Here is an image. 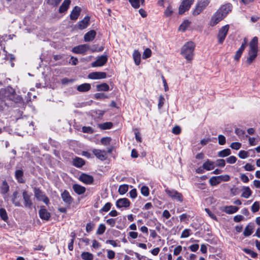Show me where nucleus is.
I'll return each instance as SVG.
<instances>
[{"label": "nucleus", "mask_w": 260, "mask_h": 260, "mask_svg": "<svg viewBox=\"0 0 260 260\" xmlns=\"http://www.w3.org/2000/svg\"><path fill=\"white\" fill-rule=\"evenodd\" d=\"M21 101V98L16 94L15 90L11 87L7 86L0 90V111L7 110L14 103Z\"/></svg>", "instance_id": "f257e3e1"}, {"label": "nucleus", "mask_w": 260, "mask_h": 260, "mask_svg": "<svg viewBox=\"0 0 260 260\" xmlns=\"http://www.w3.org/2000/svg\"><path fill=\"white\" fill-rule=\"evenodd\" d=\"M258 52V38L254 37L252 38L249 44V51L248 56L246 60L247 66L251 64L257 55Z\"/></svg>", "instance_id": "f03ea898"}, {"label": "nucleus", "mask_w": 260, "mask_h": 260, "mask_svg": "<svg viewBox=\"0 0 260 260\" xmlns=\"http://www.w3.org/2000/svg\"><path fill=\"white\" fill-rule=\"evenodd\" d=\"M195 45L193 42H186L181 48V54L188 61H191L194 55Z\"/></svg>", "instance_id": "7ed1b4c3"}, {"label": "nucleus", "mask_w": 260, "mask_h": 260, "mask_svg": "<svg viewBox=\"0 0 260 260\" xmlns=\"http://www.w3.org/2000/svg\"><path fill=\"white\" fill-rule=\"evenodd\" d=\"M165 192L167 194L173 201L182 203L183 201L182 194L174 189L166 188Z\"/></svg>", "instance_id": "20e7f679"}, {"label": "nucleus", "mask_w": 260, "mask_h": 260, "mask_svg": "<svg viewBox=\"0 0 260 260\" xmlns=\"http://www.w3.org/2000/svg\"><path fill=\"white\" fill-rule=\"evenodd\" d=\"M210 2V0H201L199 1L196 6V8L193 12V14L194 15H197L201 13L209 5Z\"/></svg>", "instance_id": "39448f33"}, {"label": "nucleus", "mask_w": 260, "mask_h": 260, "mask_svg": "<svg viewBox=\"0 0 260 260\" xmlns=\"http://www.w3.org/2000/svg\"><path fill=\"white\" fill-rule=\"evenodd\" d=\"M89 50H91L92 52L95 51V49H91L90 46L87 44H82L74 47L72 51L76 54H85Z\"/></svg>", "instance_id": "423d86ee"}, {"label": "nucleus", "mask_w": 260, "mask_h": 260, "mask_svg": "<svg viewBox=\"0 0 260 260\" xmlns=\"http://www.w3.org/2000/svg\"><path fill=\"white\" fill-rule=\"evenodd\" d=\"M34 194L36 199L39 201H43L45 204H49L48 198L39 188H34Z\"/></svg>", "instance_id": "0eeeda50"}, {"label": "nucleus", "mask_w": 260, "mask_h": 260, "mask_svg": "<svg viewBox=\"0 0 260 260\" xmlns=\"http://www.w3.org/2000/svg\"><path fill=\"white\" fill-rule=\"evenodd\" d=\"M229 25H225L220 28L218 34V39L219 44H222L224 40L225 37L229 29Z\"/></svg>", "instance_id": "6e6552de"}, {"label": "nucleus", "mask_w": 260, "mask_h": 260, "mask_svg": "<svg viewBox=\"0 0 260 260\" xmlns=\"http://www.w3.org/2000/svg\"><path fill=\"white\" fill-rule=\"evenodd\" d=\"M193 2L194 0H183L179 7V13L182 14L188 10Z\"/></svg>", "instance_id": "1a4fd4ad"}, {"label": "nucleus", "mask_w": 260, "mask_h": 260, "mask_svg": "<svg viewBox=\"0 0 260 260\" xmlns=\"http://www.w3.org/2000/svg\"><path fill=\"white\" fill-rule=\"evenodd\" d=\"M22 197L24 207L31 209L32 202L31 200V194H29L27 191L24 190L22 192Z\"/></svg>", "instance_id": "9d476101"}, {"label": "nucleus", "mask_w": 260, "mask_h": 260, "mask_svg": "<svg viewBox=\"0 0 260 260\" xmlns=\"http://www.w3.org/2000/svg\"><path fill=\"white\" fill-rule=\"evenodd\" d=\"M108 58L106 55H101L98 57L96 60L92 62V67H98L103 66L107 61Z\"/></svg>", "instance_id": "9b49d317"}, {"label": "nucleus", "mask_w": 260, "mask_h": 260, "mask_svg": "<svg viewBox=\"0 0 260 260\" xmlns=\"http://www.w3.org/2000/svg\"><path fill=\"white\" fill-rule=\"evenodd\" d=\"M107 77V74L105 72H95L88 74V78L91 79H105Z\"/></svg>", "instance_id": "f8f14e48"}, {"label": "nucleus", "mask_w": 260, "mask_h": 260, "mask_svg": "<svg viewBox=\"0 0 260 260\" xmlns=\"http://www.w3.org/2000/svg\"><path fill=\"white\" fill-rule=\"evenodd\" d=\"M79 180L86 184H91L94 179L92 176L83 173L80 176Z\"/></svg>", "instance_id": "ddd939ff"}, {"label": "nucleus", "mask_w": 260, "mask_h": 260, "mask_svg": "<svg viewBox=\"0 0 260 260\" xmlns=\"http://www.w3.org/2000/svg\"><path fill=\"white\" fill-rule=\"evenodd\" d=\"M224 18L221 13L217 11L212 16L210 21V25L211 26L215 25Z\"/></svg>", "instance_id": "4468645a"}, {"label": "nucleus", "mask_w": 260, "mask_h": 260, "mask_svg": "<svg viewBox=\"0 0 260 260\" xmlns=\"http://www.w3.org/2000/svg\"><path fill=\"white\" fill-rule=\"evenodd\" d=\"M92 152L98 159L101 160H105L107 158V153L105 150L94 149L92 150Z\"/></svg>", "instance_id": "2eb2a0df"}, {"label": "nucleus", "mask_w": 260, "mask_h": 260, "mask_svg": "<svg viewBox=\"0 0 260 260\" xmlns=\"http://www.w3.org/2000/svg\"><path fill=\"white\" fill-rule=\"evenodd\" d=\"M232 9V6L230 4H228L226 5H224L222 6H221L219 10H218V12H219L222 16L225 17L227 14L231 11Z\"/></svg>", "instance_id": "dca6fc26"}, {"label": "nucleus", "mask_w": 260, "mask_h": 260, "mask_svg": "<svg viewBox=\"0 0 260 260\" xmlns=\"http://www.w3.org/2000/svg\"><path fill=\"white\" fill-rule=\"evenodd\" d=\"M40 217L43 220H48L50 217V214L47 211L44 206H42L39 211Z\"/></svg>", "instance_id": "f3484780"}, {"label": "nucleus", "mask_w": 260, "mask_h": 260, "mask_svg": "<svg viewBox=\"0 0 260 260\" xmlns=\"http://www.w3.org/2000/svg\"><path fill=\"white\" fill-rule=\"evenodd\" d=\"M116 205L118 208L122 207L127 208L130 205V202L126 198L120 199L116 201Z\"/></svg>", "instance_id": "a211bd4d"}, {"label": "nucleus", "mask_w": 260, "mask_h": 260, "mask_svg": "<svg viewBox=\"0 0 260 260\" xmlns=\"http://www.w3.org/2000/svg\"><path fill=\"white\" fill-rule=\"evenodd\" d=\"M96 32L94 30H91L89 31H88L87 33H86L84 35V39L85 42H90L92 41L95 36H96Z\"/></svg>", "instance_id": "6ab92c4d"}, {"label": "nucleus", "mask_w": 260, "mask_h": 260, "mask_svg": "<svg viewBox=\"0 0 260 260\" xmlns=\"http://www.w3.org/2000/svg\"><path fill=\"white\" fill-rule=\"evenodd\" d=\"M90 17L85 16L83 19L78 22V27L80 29H83L87 27L89 25Z\"/></svg>", "instance_id": "aec40b11"}, {"label": "nucleus", "mask_w": 260, "mask_h": 260, "mask_svg": "<svg viewBox=\"0 0 260 260\" xmlns=\"http://www.w3.org/2000/svg\"><path fill=\"white\" fill-rule=\"evenodd\" d=\"M81 11V9L78 6H75L73 9L71 14L70 18L72 20H76L78 19Z\"/></svg>", "instance_id": "412c9836"}, {"label": "nucleus", "mask_w": 260, "mask_h": 260, "mask_svg": "<svg viewBox=\"0 0 260 260\" xmlns=\"http://www.w3.org/2000/svg\"><path fill=\"white\" fill-rule=\"evenodd\" d=\"M61 196L62 200L68 205H70L72 202V198L68 191L64 190Z\"/></svg>", "instance_id": "4be33fe9"}, {"label": "nucleus", "mask_w": 260, "mask_h": 260, "mask_svg": "<svg viewBox=\"0 0 260 260\" xmlns=\"http://www.w3.org/2000/svg\"><path fill=\"white\" fill-rule=\"evenodd\" d=\"M73 189L77 194L79 195L83 194L86 191L85 187L78 184H74L73 185Z\"/></svg>", "instance_id": "5701e85b"}, {"label": "nucleus", "mask_w": 260, "mask_h": 260, "mask_svg": "<svg viewBox=\"0 0 260 260\" xmlns=\"http://www.w3.org/2000/svg\"><path fill=\"white\" fill-rule=\"evenodd\" d=\"M242 191L241 197L245 199H248L251 196L252 193L251 190L248 186L243 187Z\"/></svg>", "instance_id": "b1692460"}, {"label": "nucleus", "mask_w": 260, "mask_h": 260, "mask_svg": "<svg viewBox=\"0 0 260 260\" xmlns=\"http://www.w3.org/2000/svg\"><path fill=\"white\" fill-rule=\"evenodd\" d=\"M19 198L18 192L15 191L13 193L12 197V201L14 205L16 207H21V204L20 201L18 199Z\"/></svg>", "instance_id": "393cba45"}, {"label": "nucleus", "mask_w": 260, "mask_h": 260, "mask_svg": "<svg viewBox=\"0 0 260 260\" xmlns=\"http://www.w3.org/2000/svg\"><path fill=\"white\" fill-rule=\"evenodd\" d=\"M239 208L234 206H227L224 207L223 211L227 214H233L236 213Z\"/></svg>", "instance_id": "a878e982"}, {"label": "nucleus", "mask_w": 260, "mask_h": 260, "mask_svg": "<svg viewBox=\"0 0 260 260\" xmlns=\"http://www.w3.org/2000/svg\"><path fill=\"white\" fill-rule=\"evenodd\" d=\"M71 4L70 0H64L59 8V13H63L66 11Z\"/></svg>", "instance_id": "bb28decb"}, {"label": "nucleus", "mask_w": 260, "mask_h": 260, "mask_svg": "<svg viewBox=\"0 0 260 260\" xmlns=\"http://www.w3.org/2000/svg\"><path fill=\"white\" fill-rule=\"evenodd\" d=\"M91 85L89 83H83L79 85L77 89L79 92H86L90 90Z\"/></svg>", "instance_id": "cd10ccee"}, {"label": "nucleus", "mask_w": 260, "mask_h": 260, "mask_svg": "<svg viewBox=\"0 0 260 260\" xmlns=\"http://www.w3.org/2000/svg\"><path fill=\"white\" fill-rule=\"evenodd\" d=\"M133 59L136 65H139L141 62V54L137 50H135L133 54Z\"/></svg>", "instance_id": "c85d7f7f"}, {"label": "nucleus", "mask_w": 260, "mask_h": 260, "mask_svg": "<svg viewBox=\"0 0 260 260\" xmlns=\"http://www.w3.org/2000/svg\"><path fill=\"white\" fill-rule=\"evenodd\" d=\"M254 227L252 224H248L244 229L243 235L245 237H248L252 234L253 231Z\"/></svg>", "instance_id": "c756f323"}, {"label": "nucleus", "mask_w": 260, "mask_h": 260, "mask_svg": "<svg viewBox=\"0 0 260 260\" xmlns=\"http://www.w3.org/2000/svg\"><path fill=\"white\" fill-rule=\"evenodd\" d=\"M214 168V162L208 159L203 165V168L208 171L213 170Z\"/></svg>", "instance_id": "7c9ffc66"}, {"label": "nucleus", "mask_w": 260, "mask_h": 260, "mask_svg": "<svg viewBox=\"0 0 260 260\" xmlns=\"http://www.w3.org/2000/svg\"><path fill=\"white\" fill-rule=\"evenodd\" d=\"M96 87L98 91H107L110 90L109 86L106 83L98 84L96 86Z\"/></svg>", "instance_id": "2f4dec72"}, {"label": "nucleus", "mask_w": 260, "mask_h": 260, "mask_svg": "<svg viewBox=\"0 0 260 260\" xmlns=\"http://www.w3.org/2000/svg\"><path fill=\"white\" fill-rule=\"evenodd\" d=\"M9 190V186L6 181H3L0 187V192L2 194H6Z\"/></svg>", "instance_id": "473e14b6"}, {"label": "nucleus", "mask_w": 260, "mask_h": 260, "mask_svg": "<svg viewBox=\"0 0 260 260\" xmlns=\"http://www.w3.org/2000/svg\"><path fill=\"white\" fill-rule=\"evenodd\" d=\"M84 164L85 161L81 158L76 157L73 160V165L76 167H82Z\"/></svg>", "instance_id": "72a5a7b5"}, {"label": "nucleus", "mask_w": 260, "mask_h": 260, "mask_svg": "<svg viewBox=\"0 0 260 260\" xmlns=\"http://www.w3.org/2000/svg\"><path fill=\"white\" fill-rule=\"evenodd\" d=\"M221 181V177L219 176L212 177L209 180V182L212 186H215L220 183Z\"/></svg>", "instance_id": "f704fd0d"}, {"label": "nucleus", "mask_w": 260, "mask_h": 260, "mask_svg": "<svg viewBox=\"0 0 260 260\" xmlns=\"http://www.w3.org/2000/svg\"><path fill=\"white\" fill-rule=\"evenodd\" d=\"M231 153V150L229 148H226L219 151L218 152V156L220 157H224L230 155Z\"/></svg>", "instance_id": "c9c22d12"}, {"label": "nucleus", "mask_w": 260, "mask_h": 260, "mask_svg": "<svg viewBox=\"0 0 260 260\" xmlns=\"http://www.w3.org/2000/svg\"><path fill=\"white\" fill-rule=\"evenodd\" d=\"M190 22L187 20H184L179 26L178 30L179 31H184L189 26Z\"/></svg>", "instance_id": "e433bc0d"}, {"label": "nucleus", "mask_w": 260, "mask_h": 260, "mask_svg": "<svg viewBox=\"0 0 260 260\" xmlns=\"http://www.w3.org/2000/svg\"><path fill=\"white\" fill-rule=\"evenodd\" d=\"M23 175V172L21 170H16L15 172V177L16 179L18 180L19 182L22 183L23 182V179L22 178Z\"/></svg>", "instance_id": "4c0bfd02"}, {"label": "nucleus", "mask_w": 260, "mask_h": 260, "mask_svg": "<svg viewBox=\"0 0 260 260\" xmlns=\"http://www.w3.org/2000/svg\"><path fill=\"white\" fill-rule=\"evenodd\" d=\"M81 256L83 260H92L93 258V254L88 252H83Z\"/></svg>", "instance_id": "58836bf2"}, {"label": "nucleus", "mask_w": 260, "mask_h": 260, "mask_svg": "<svg viewBox=\"0 0 260 260\" xmlns=\"http://www.w3.org/2000/svg\"><path fill=\"white\" fill-rule=\"evenodd\" d=\"M0 217L4 221L7 222L8 216L6 210L4 208L0 209Z\"/></svg>", "instance_id": "ea45409f"}, {"label": "nucleus", "mask_w": 260, "mask_h": 260, "mask_svg": "<svg viewBox=\"0 0 260 260\" xmlns=\"http://www.w3.org/2000/svg\"><path fill=\"white\" fill-rule=\"evenodd\" d=\"M128 189V186L126 184L121 185L118 188V192L120 194L125 193Z\"/></svg>", "instance_id": "a19ab883"}, {"label": "nucleus", "mask_w": 260, "mask_h": 260, "mask_svg": "<svg viewBox=\"0 0 260 260\" xmlns=\"http://www.w3.org/2000/svg\"><path fill=\"white\" fill-rule=\"evenodd\" d=\"M113 126V124L110 122H107L100 124L99 127L102 129H108L111 128Z\"/></svg>", "instance_id": "79ce46f5"}, {"label": "nucleus", "mask_w": 260, "mask_h": 260, "mask_svg": "<svg viewBox=\"0 0 260 260\" xmlns=\"http://www.w3.org/2000/svg\"><path fill=\"white\" fill-rule=\"evenodd\" d=\"M260 205L259 202H255L251 206V210L253 213H255L259 211Z\"/></svg>", "instance_id": "37998d69"}, {"label": "nucleus", "mask_w": 260, "mask_h": 260, "mask_svg": "<svg viewBox=\"0 0 260 260\" xmlns=\"http://www.w3.org/2000/svg\"><path fill=\"white\" fill-rule=\"evenodd\" d=\"M131 6L135 9H138L140 7V0H128Z\"/></svg>", "instance_id": "c03bdc74"}, {"label": "nucleus", "mask_w": 260, "mask_h": 260, "mask_svg": "<svg viewBox=\"0 0 260 260\" xmlns=\"http://www.w3.org/2000/svg\"><path fill=\"white\" fill-rule=\"evenodd\" d=\"M151 50L149 48H146L143 52L142 58L143 59L149 58L151 56Z\"/></svg>", "instance_id": "a18cd8bd"}, {"label": "nucleus", "mask_w": 260, "mask_h": 260, "mask_svg": "<svg viewBox=\"0 0 260 260\" xmlns=\"http://www.w3.org/2000/svg\"><path fill=\"white\" fill-rule=\"evenodd\" d=\"M106 230V226L104 224H100L99 225L96 231V234L98 235H102Z\"/></svg>", "instance_id": "49530a36"}, {"label": "nucleus", "mask_w": 260, "mask_h": 260, "mask_svg": "<svg viewBox=\"0 0 260 260\" xmlns=\"http://www.w3.org/2000/svg\"><path fill=\"white\" fill-rule=\"evenodd\" d=\"M173 13V9L171 5H169L164 12V15L166 17H169L172 15Z\"/></svg>", "instance_id": "de8ad7c7"}, {"label": "nucleus", "mask_w": 260, "mask_h": 260, "mask_svg": "<svg viewBox=\"0 0 260 260\" xmlns=\"http://www.w3.org/2000/svg\"><path fill=\"white\" fill-rule=\"evenodd\" d=\"M191 230L188 229H186L184 230L181 235L180 238H186L189 236L190 234Z\"/></svg>", "instance_id": "09e8293b"}, {"label": "nucleus", "mask_w": 260, "mask_h": 260, "mask_svg": "<svg viewBox=\"0 0 260 260\" xmlns=\"http://www.w3.org/2000/svg\"><path fill=\"white\" fill-rule=\"evenodd\" d=\"M141 192L145 197L148 196L149 194L148 187L146 186H143L141 188Z\"/></svg>", "instance_id": "8fccbe9b"}, {"label": "nucleus", "mask_w": 260, "mask_h": 260, "mask_svg": "<svg viewBox=\"0 0 260 260\" xmlns=\"http://www.w3.org/2000/svg\"><path fill=\"white\" fill-rule=\"evenodd\" d=\"M107 256L109 259L112 260L115 258V253L114 251H113L112 250L107 249Z\"/></svg>", "instance_id": "3c124183"}, {"label": "nucleus", "mask_w": 260, "mask_h": 260, "mask_svg": "<svg viewBox=\"0 0 260 260\" xmlns=\"http://www.w3.org/2000/svg\"><path fill=\"white\" fill-rule=\"evenodd\" d=\"M112 204L110 203H107L104 207L100 210V212H108L109 211L111 207Z\"/></svg>", "instance_id": "603ef678"}, {"label": "nucleus", "mask_w": 260, "mask_h": 260, "mask_svg": "<svg viewBox=\"0 0 260 260\" xmlns=\"http://www.w3.org/2000/svg\"><path fill=\"white\" fill-rule=\"evenodd\" d=\"M241 146V144L239 142H233L230 145V147L235 150H239Z\"/></svg>", "instance_id": "864d4df0"}, {"label": "nucleus", "mask_w": 260, "mask_h": 260, "mask_svg": "<svg viewBox=\"0 0 260 260\" xmlns=\"http://www.w3.org/2000/svg\"><path fill=\"white\" fill-rule=\"evenodd\" d=\"M247 41L246 38H244L243 40V42L241 45L240 47L239 48V49L237 50L239 52H240L241 53H243L244 50L245 49L246 45H247Z\"/></svg>", "instance_id": "5fc2aeb1"}, {"label": "nucleus", "mask_w": 260, "mask_h": 260, "mask_svg": "<svg viewBox=\"0 0 260 260\" xmlns=\"http://www.w3.org/2000/svg\"><path fill=\"white\" fill-rule=\"evenodd\" d=\"M218 143L221 145H224L226 142L225 138L222 135H219L218 137Z\"/></svg>", "instance_id": "6e6d98bb"}, {"label": "nucleus", "mask_w": 260, "mask_h": 260, "mask_svg": "<svg viewBox=\"0 0 260 260\" xmlns=\"http://www.w3.org/2000/svg\"><path fill=\"white\" fill-rule=\"evenodd\" d=\"M238 156L239 157L242 159L247 158L248 156V152L244 150H241L239 151Z\"/></svg>", "instance_id": "4d7b16f0"}, {"label": "nucleus", "mask_w": 260, "mask_h": 260, "mask_svg": "<svg viewBox=\"0 0 260 260\" xmlns=\"http://www.w3.org/2000/svg\"><path fill=\"white\" fill-rule=\"evenodd\" d=\"M179 218H180V220L181 222L182 221L186 222L187 221L189 220V216L187 214L185 213V214H182L181 215H180Z\"/></svg>", "instance_id": "13d9d810"}, {"label": "nucleus", "mask_w": 260, "mask_h": 260, "mask_svg": "<svg viewBox=\"0 0 260 260\" xmlns=\"http://www.w3.org/2000/svg\"><path fill=\"white\" fill-rule=\"evenodd\" d=\"M165 100L164 97L162 95H159V102H158V108L159 109L161 108V107L163 106L164 103H165Z\"/></svg>", "instance_id": "bf43d9fd"}, {"label": "nucleus", "mask_w": 260, "mask_h": 260, "mask_svg": "<svg viewBox=\"0 0 260 260\" xmlns=\"http://www.w3.org/2000/svg\"><path fill=\"white\" fill-rule=\"evenodd\" d=\"M228 163L230 164H233L236 162L237 158L234 156H231L226 158V159Z\"/></svg>", "instance_id": "052dcab7"}, {"label": "nucleus", "mask_w": 260, "mask_h": 260, "mask_svg": "<svg viewBox=\"0 0 260 260\" xmlns=\"http://www.w3.org/2000/svg\"><path fill=\"white\" fill-rule=\"evenodd\" d=\"M244 251L246 253L250 254L251 256H252V257H253V258H255L257 256V254L255 252H254L253 251H252L250 249H245Z\"/></svg>", "instance_id": "680f3d73"}, {"label": "nucleus", "mask_w": 260, "mask_h": 260, "mask_svg": "<svg viewBox=\"0 0 260 260\" xmlns=\"http://www.w3.org/2000/svg\"><path fill=\"white\" fill-rule=\"evenodd\" d=\"M244 169L247 171H252L255 169L254 166L253 165H251L250 164H246L245 166L244 167Z\"/></svg>", "instance_id": "e2e57ef3"}, {"label": "nucleus", "mask_w": 260, "mask_h": 260, "mask_svg": "<svg viewBox=\"0 0 260 260\" xmlns=\"http://www.w3.org/2000/svg\"><path fill=\"white\" fill-rule=\"evenodd\" d=\"M61 0H47V3L51 5L57 6Z\"/></svg>", "instance_id": "0e129e2a"}, {"label": "nucleus", "mask_w": 260, "mask_h": 260, "mask_svg": "<svg viewBox=\"0 0 260 260\" xmlns=\"http://www.w3.org/2000/svg\"><path fill=\"white\" fill-rule=\"evenodd\" d=\"M205 210L206 212L208 214V215L213 219L216 220L217 218L215 215L212 212L210 211V210L208 208H205Z\"/></svg>", "instance_id": "69168bd1"}, {"label": "nucleus", "mask_w": 260, "mask_h": 260, "mask_svg": "<svg viewBox=\"0 0 260 260\" xmlns=\"http://www.w3.org/2000/svg\"><path fill=\"white\" fill-rule=\"evenodd\" d=\"M82 132L83 133L91 134L93 133L92 128L89 126H83L82 127Z\"/></svg>", "instance_id": "338daca9"}, {"label": "nucleus", "mask_w": 260, "mask_h": 260, "mask_svg": "<svg viewBox=\"0 0 260 260\" xmlns=\"http://www.w3.org/2000/svg\"><path fill=\"white\" fill-rule=\"evenodd\" d=\"M217 166L220 167H223L225 165V160L223 159H219L216 160Z\"/></svg>", "instance_id": "774afa93"}]
</instances>
